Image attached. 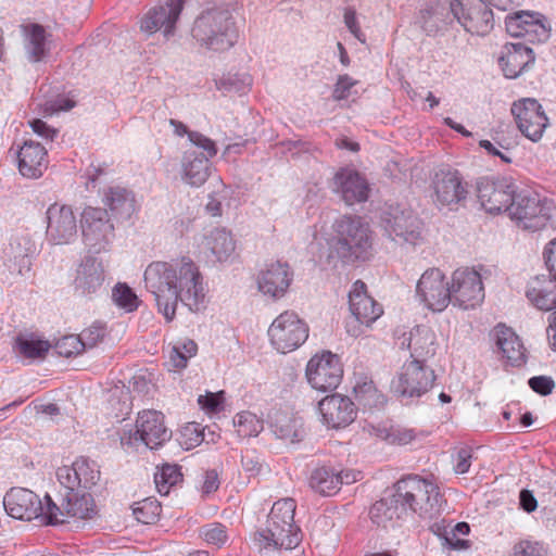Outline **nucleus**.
I'll list each match as a JSON object with an SVG mask.
<instances>
[{"label": "nucleus", "mask_w": 556, "mask_h": 556, "mask_svg": "<svg viewBox=\"0 0 556 556\" xmlns=\"http://www.w3.org/2000/svg\"><path fill=\"white\" fill-rule=\"evenodd\" d=\"M144 287L166 321L174 320L179 301L194 313L205 307L203 277L190 258L151 263L144 270Z\"/></svg>", "instance_id": "1"}, {"label": "nucleus", "mask_w": 556, "mask_h": 556, "mask_svg": "<svg viewBox=\"0 0 556 556\" xmlns=\"http://www.w3.org/2000/svg\"><path fill=\"white\" fill-rule=\"evenodd\" d=\"M394 488L392 497L380 500L370 507V519L377 526L386 528L407 511L420 516H432L440 511L443 498L433 482L418 476H408L399 480Z\"/></svg>", "instance_id": "2"}, {"label": "nucleus", "mask_w": 556, "mask_h": 556, "mask_svg": "<svg viewBox=\"0 0 556 556\" xmlns=\"http://www.w3.org/2000/svg\"><path fill=\"white\" fill-rule=\"evenodd\" d=\"M296 504L286 497L274 503L266 521V527L257 530L253 543L260 551H292L303 540L301 528L294 521Z\"/></svg>", "instance_id": "3"}, {"label": "nucleus", "mask_w": 556, "mask_h": 556, "mask_svg": "<svg viewBox=\"0 0 556 556\" xmlns=\"http://www.w3.org/2000/svg\"><path fill=\"white\" fill-rule=\"evenodd\" d=\"M190 34L200 47L216 52L229 50L239 38L236 18L224 3L204 8L194 18Z\"/></svg>", "instance_id": "4"}, {"label": "nucleus", "mask_w": 556, "mask_h": 556, "mask_svg": "<svg viewBox=\"0 0 556 556\" xmlns=\"http://www.w3.org/2000/svg\"><path fill=\"white\" fill-rule=\"evenodd\" d=\"M332 230L330 250L342 262L366 261L371 256V231L369 225L359 216H341L334 220Z\"/></svg>", "instance_id": "5"}, {"label": "nucleus", "mask_w": 556, "mask_h": 556, "mask_svg": "<svg viewBox=\"0 0 556 556\" xmlns=\"http://www.w3.org/2000/svg\"><path fill=\"white\" fill-rule=\"evenodd\" d=\"M521 0H453L450 3L452 16L465 28L466 31L485 36L494 27V16L490 9L493 5L502 11H507L514 5H519Z\"/></svg>", "instance_id": "6"}, {"label": "nucleus", "mask_w": 556, "mask_h": 556, "mask_svg": "<svg viewBox=\"0 0 556 556\" xmlns=\"http://www.w3.org/2000/svg\"><path fill=\"white\" fill-rule=\"evenodd\" d=\"M553 203L534 191L516 192L508 214L518 227L536 231L544 228L552 217Z\"/></svg>", "instance_id": "7"}, {"label": "nucleus", "mask_w": 556, "mask_h": 556, "mask_svg": "<svg viewBox=\"0 0 556 556\" xmlns=\"http://www.w3.org/2000/svg\"><path fill=\"white\" fill-rule=\"evenodd\" d=\"M384 233L396 244L416 245L422 239V223L407 207L390 205L381 216Z\"/></svg>", "instance_id": "8"}, {"label": "nucleus", "mask_w": 556, "mask_h": 556, "mask_svg": "<svg viewBox=\"0 0 556 556\" xmlns=\"http://www.w3.org/2000/svg\"><path fill=\"white\" fill-rule=\"evenodd\" d=\"M308 332L307 324L293 311L282 312L268 328L270 344L282 354L299 349L307 340Z\"/></svg>", "instance_id": "9"}, {"label": "nucleus", "mask_w": 556, "mask_h": 556, "mask_svg": "<svg viewBox=\"0 0 556 556\" xmlns=\"http://www.w3.org/2000/svg\"><path fill=\"white\" fill-rule=\"evenodd\" d=\"M80 228L84 244L92 253L108 251L115 239V227L106 210L101 207H86L81 213Z\"/></svg>", "instance_id": "10"}, {"label": "nucleus", "mask_w": 556, "mask_h": 556, "mask_svg": "<svg viewBox=\"0 0 556 556\" xmlns=\"http://www.w3.org/2000/svg\"><path fill=\"white\" fill-rule=\"evenodd\" d=\"M435 378L432 368L418 359H412L403 364L391 386L401 396L420 397L432 389Z\"/></svg>", "instance_id": "11"}, {"label": "nucleus", "mask_w": 556, "mask_h": 556, "mask_svg": "<svg viewBox=\"0 0 556 556\" xmlns=\"http://www.w3.org/2000/svg\"><path fill=\"white\" fill-rule=\"evenodd\" d=\"M451 303L463 309L479 306L484 300V286L481 274L475 268L462 267L451 277Z\"/></svg>", "instance_id": "12"}, {"label": "nucleus", "mask_w": 556, "mask_h": 556, "mask_svg": "<svg viewBox=\"0 0 556 556\" xmlns=\"http://www.w3.org/2000/svg\"><path fill=\"white\" fill-rule=\"evenodd\" d=\"M172 437V431L165 425V417L157 410H142L136 420V430L128 438L122 437V444L142 443L154 450L162 446Z\"/></svg>", "instance_id": "13"}, {"label": "nucleus", "mask_w": 556, "mask_h": 556, "mask_svg": "<svg viewBox=\"0 0 556 556\" xmlns=\"http://www.w3.org/2000/svg\"><path fill=\"white\" fill-rule=\"evenodd\" d=\"M305 374L312 388L327 392L338 388L343 377V368L339 356L327 351L308 361Z\"/></svg>", "instance_id": "14"}, {"label": "nucleus", "mask_w": 556, "mask_h": 556, "mask_svg": "<svg viewBox=\"0 0 556 556\" xmlns=\"http://www.w3.org/2000/svg\"><path fill=\"white\" fill-rule=\"evenodd\" d=\"M478 200L485 212L498 214L508 211L516 194L514 184L507 178L482 177L477 181Z\"/></svg>", "instance_id": "15"}, {"label": "nucleus", "mask_w": 556, "mask_h": 556, "mask_svg": "<svg viewBox=\"0 0 556 556\" xmlns=\"http://www.w3.org/2000/svg\"><path fill=\"white\" fill-rule=\"evenodd\" d=\"M518 129L533 142L539 141L548 125V118L542 105L535 99L526 98L511 105Z\"/></svg>", "instance_id": "16"}, {"label": "nucleus", "mask_w": 556, "mask_h": 556, "mask_svg": "<svg viewBox=\"0 0 556 556\" xmlns=\"http://www.w3.org/2000/svg\"><path fill=\"white\" fill-rule=\"evenodd\" d=\"M417 295L433 312H442L451 303L450 282L438 268L426 270L417 282Z\"/></svg>", "instance_id": "17"}, {"label": "nucleus", "mask_w": 556, "mask_h": 556, "mask_svg": "<svg viewBox=\"0 0 556 556\" xmlns=\"http://www.w3.org/2000/svg\"><path fill=\"white\" fill-rule=\"evenodd\" d=\"M321 422L329 429H341L351 425L357 416V407L346 395L334 393L318 403Z\"/></svg>", "instance_id": "18"}, {"label": "nucleus", "mask_w": 556, "mask_h": 556, "mask_svg": "<svg viewBox=\"0 0 556 556\" xmlns=\"http://www.w3.org/2000/svg\"><path fill=\"white\" fill-rule=\"evenodd\" d=\"M47 238L55 244L70 243L77 236V220L71 206L53 203L47 210Z\"/></svg>", "instance_id": "19"}, {"label": "nucleus", "mask_w": 556, "mask_h": 556, "mask_svg": "<svg viewBox=\"0 0 556 556\" xmlns=\"http://www.w3.org/2000/svg\"><path fill=\"white\" fill-rule=\"evenodd\" d=\"M185 0H166L150 9L141 18L140 29L149 35L163 29L166 38L174 35L175 25L184 9Z\"/></svg>", "instance_id": "20"}, {"label": "nucleus", "mask_w": 556, "mask_h": 556, "mask_svg": "<svg viewBox=\"0 0 556 556\" xmlns=\"http://www.w3.org/2000/svg\"><path fill=\"white\" fill-rule=\"evenodd\" d=\"M434 201L439 206L453 207L466 200L467 184L457 170L442 169L432 179Z\"/></svg>", "instance_id": "21"}, {"label": "nucleus", "mask_w": 556, "mask_h": 556, "mask_svg": "<svg viewBox=\"0 0 556 556\" xmlns=\"http://www.w3.org/2000/svg\"><path fill=\"white\" fill-rule=\"evenodd\" d=\"M505 26L511 37L525 38L530 43L544 42L549 37V29L543 23L540 14L516 12L505 18Z\"/></svg>", "instance_id": "22"}, {"label": "nucleus", "mask_w": 556, "mask_h": 556, "mask_svg": "<svg viewBox=\"0 0 556 556\" xmlns=\"http://www.w3.org/2000/svg\"><path fill=\"white\" fill-rule=\"evenodd\" d=\"M293 280V270L288 263L273 262L257 274L258 291L270 299L282 298Z\"/></svg>", "instance_id": "23"}, {"label": "nucleus", "mask_w": 556, "mask_h": 556, "mask_svg": "<svg viewBox=\"0 0 556 556\" xmlns=\"http://www.w3.org/2000/svg\"><path fill=\"white\" fill-rule=\"evenodd\" d=\"M56 477L65 489L87 490L97 484L100 479V470L93 460L79 457L72 466L60 467Z\"/></svg>", "instance_id": "24"}, {"label": "nucleus", "mask_w": 556, "mask_h": 556, "mask_svg": "<svg viewBox=\"0 0 556 556\" xmlns=\"http://www.w3.org/2000/svg\"><path fill=\"white\" fill-rule=\"evenodd\" d=\"M8 515L15 519L34 520L41 514V500L29 489L12 488L3 497Z\"/></svg>", "instance_id": "25"}, {"label": "nucleus", "mask_w": 556, "mask_h": 556, "mask_svg": "<svg viewBox=\"0 0 556 556\" xmlns=\"http://www.w3.org/2000/svg\"><path fill=\"white\" fill-rule=\"evenodd\" d=\"M18 170L26 178H39L48 168L47 149L34 140H25L16 151Z\"/></svg>", "instance_id": "26"}, {"label": "nucleus", "mask_w": 556, "mask_h": 556, "mask_svg": "<svg viewBox=\"0 0 556 556\" xmlns=\"http://www.w3.org/2000/svg\"><path fill=\"white\" fill-rule=\"evenodd\" d=\"M333 185V191L339 193L348 205L365 202L368 199V184L356 170L341 168L334 175Z\"/></svg>", "instance_id": "27"}, {"label": "nucleus", "mask_w": 556, "mask_h": 556, "mask_svg": "<svg viewBox=\"0 0 556 556\" xmlns=\"http://www.w3.org/2000/svg\"><path fill=\"white\" fill-rule=\"evenodd\" d=\"M350 311L355 319L366 326H370L383 313L382 307L366 292V285L357 280L349 294Z\"/></svg>", "instance_id": "28"}, {"label": "nucleus", "mask_w": 556, "mask_h": 556, "mask_svg": "<svg viewBox=\"0 0 556 556\" xmlns=\"http://www.w3.org/2000/svg\"><path fill=\"white\" fill-rule=\"evenodd\" d=\"M531 48L522 42L506 43L503 48L500 66L507 78H517L530 64L534 62Z\"/></svg>", "instance_id": "29"}, {"label": "nucleus", "mask_w": 556, "mask_h": 556, "mask_svg": "<svg viewBox=\"0 0 556 556\" xmlns=\"http://www.w3.org/2000/svg\"><path fill=\"white\" fill-rule=\"evenodd\" d=\"M495 345L502 358L511 366H521L526 362V349L515 331L505 325H497L492 332Z\"/></svg>", "instance_id": "30"}, {"label": "nucleus", "mask_w": 556, "mask_h": 556, "mask_svg": "<svg viewBox=\"0 0 556 556\" xmlns=\"http://www.w3.org/2000/svg\"><path fill=\"white\" fill-rule=\"evenodd\" d=\"M104 268L100 261L88 256L80 263L74 280L75 290L81 295L97 293L103 286Z\"/></svg>", "instance_id": "31"}, {"label": "nucleus", "mask_w": 556, "mask_h": 556, "mask_svg": "<svg viewBox=\"0 0 556 556\" xmlns=\"http://www.w3.org/2000/svg\"><path fill=\"white\" fill-rule=\"evenodd\" d=\"M105 210L117 219H128L136 211V199L132 191L119 187H109L102 198Z\"/></svg>", "instance_id": "32"}, {"label": "nucleus", "mask_w": 556, "mask_h": 556, "mask_svg": "<svg viewBox=\"0 0 556 556\" xmlns=\"http://www.w3.org/2000/svg\"><path fill=\"white\" fill-rule=\"evenodd\" d=\"M210 160L195 150H186L181 157V178L191 187L202 186L210 177Z\"/></svg>", "instance_id": "33"}, {"label": "nucleus", "mask_w": 556, "mask_h": 556, "mask_svg": "<svg viewBox=\"0 0 556 556\" xmlns=\"http://www.w3.org/2000/svg\"><path fill=\"white\" fill-rule=\"evenodd\" d=\"M407 346L410 349L413 359L422 364L435 355L439 348L434 331L428 326H417L412 329L407 339Z\"/></svg>", "instance_id": "34"}, {"label": "nucleus", "mask_w": 556, "mask_h": 556, "mask_svg": "<svg viewBox=\"0 0 556 556\" xmlns=\"http://www.w3.org/2000/svg\"><path fill=\"white\" fill-rule=\"evenodd\" d=\"M63 513L68 518L87 519L96 514V504L91 494L77 489H66L63 498Z\"/></svg>", "instance_id": "35"}, {"label": "nucleus", "mask_w": 556, "mask_h": 556, "mask_svg": "<svg viewBox=\"0 0 556 556\" xmlns=\"http://www.w3.org/2000/svg\"><path fill=\"white\" fill-rule=\"evenodd\" d=\"M270 427L277 438L290 443L300 442L305 434L301 418L285 412L275 413Z\"/></svg>", "instance_id": "36"}, {"label": "nucleus", "mask_w": 556, "mask_h": 556, "mask_svg": "<svg viewBox=\"0 0 556 556\" xmlns=\"http://www.w3.org/2000/svg\"><path fill=\"white\" fill-rule=\"evenodd\" d=\"M353 393L358 404L364 408H380L387 402L383 393L380 392L374 381L366 376L356 379Z\"/></svg>", "instance_id": "37"}, {"label": "nucleus", "mask_w": 556, "mask_h": 556, "mask_svg": "<svg viewBox=\"0 0 556 556\" xmlns=\"http://www.w3.org/2000/svg\"><path fill=\"white\" fill-rule=\"evenodd\" d=\"M309 486L321 495L336 494L341 488L338 470L326 466L314 469L309 477Z\"/></svg>", "instance_id": "38"}, {"label": "nucleus", "mask_w": 556, "mask_h": 556, "mask_svg": "<svg viewBox=\"0 0 556 556\" xmlns=\"http://www.w3.org/2000/svg\"><path fill=\"white\" fill-rule=\"evenodd\" d=\"M25 34V50L29 61H41L48 50L46 47V30L39 24H30L23 27Z\"/></svg>", "instance_id": "39"}, {"label": "nucleus", "mask_w": 556, "mask_h": 556, "mask_svg": "<svg viewBox=\"0 0 556 556\" xmlns=\"http://www.w3.org/2000/svg\"><path fill=\"white\" fill-rule=\"evenodd\" d=\"M206 245L219 262L228 260L235 252L236 244L230 232L214 229L206 238Z\"/></svg>", "instance_id": "40"}, {"label": "nucleus", "mask_w": 556, "mask_h": 556, "mask_svg": "<svg viewBox=\"0 0 556 556\" xmlns=\"http://www.w3.org/2000/svg\"><path fill=\"white\" fill-rule=\"evenodd\" d=\"M451 9L450 7L437 4L435 7H431L421 11L420 21L422 24V28L428 34H435L443 29L450 22H452Z\"/></svg>", "instance_id": "41"}, {"label": "nucleus", "mask_w": 556, "mask_h": 556, "mask_svg": "<svg viewBox=\"0 0 556 556\" xmlns=\"http://www.w3.org/2000/svg\"><path fill=\"white\" fill-rule=\"evenodd\" d=\"M233 426L239 438H252L263 430V421L251 412H241L233 418Z\"/></svg>", "instance_id": "42"}, {"label": "nucleus", "mask_w": 556, "mask_h": 556, "mask_svg": "<svg viewBox=\"0 0 556 556\" xmlns=\"http://www.w3.org/2000/svg\"><path fill=\"white\" fill-rule=\"evenodd\" d=\"M180 468L177 465H163L154 475V482L161 495H167L172 486L181 480Z\"/></svg>", "instance_id": "43"}, {"label": "nucleus", "mask_w": 556, "mask_h": 556, "mask_svg": "<svg viewBox=\"0 0 556 556\" xmlns=\"http://www.w3.org/2000/svg\"><path fill=\"white\" fill-rule=\"evenodd\" d=\"M529 301L541 311H556V285L552 289L531 286L527 290Z\"/></svg>", "instance_id": "44"}, {"label": "nucleus", "mask_w": 556, "mask_h": 556, "mask_svg": "<svg viewBox=\"0 0 556 556\" xmlns=\"http://www.w3.org/2000/svg\"><path fill=\"white\" fill-rule=\"evenodd\" d=\"M198 352V345L193 340L187 339L175 344L169 352V364L174 369H182L189 358Z\"/></svg>", "instance_id": "45"}, {"label": "nucleus", "mask_w": 556, "mask_h": 556, "mask_svg": "<svg viewBox=\"0 0 556 556\" xmlns=\"http://www.w3.org/2000/svg\"><path fill=\"white\" fill-rule=\"evenodd\" d=\"M162 511V506L157 500L153 497H147L142 501L135 503L132 513L135 518L144 525L155 522Z\"/></svg>", "instance_id": "46"}, {"label": "nucleus", "mask_w": 556, "mask_h": 556, "mask_svg": "<svg viewBox=\"0 0 556 556\" xmlns=\"http://www.w3.org/2000/svg\"><path fill=\"white\" fill-rule=\"evenodd\" d=\"M16 346L20 354L27 358H43L50 350V343L45 340L27 339L18 337Z\"/></svg>", "instance_id": "47"}, {"label": "nucleus", "mask_w": 556, "mask_h": 556, "mask_svg": "<svg viewBox=\"0 0 556 556\" xmlns=\"http://www.w3.org/2000/svg\"><path fill=\"white\" fill-rule=\"evenodd\" d=\"M68 515H64L63 505L58 506L49 495L45 496V503L41 501V514L38 515L37 520L42 525H59L64 523Z\"/></svg>", "instance_id": "48"}, {"label": "nucleus", "mask_w": 556, "mask_h": 556, "mask_svg": "<svg viewBox=\"0 0 556 556\" xmlns=\"http://www.w3.org/2000/svg\"><path fill=\"white\" fill-rule=\"evenodd\" d=\"M55 351L60 356L73 357L81 354L86 348L79 336L70 334L61 338L55 343Z\"/></svg>", "instance_id": "49"}, {"label": "nucleus", "mask_w": 556, "mask_h": 556, "mask_svg": "<svg viewBox=\"0 0 556 556\" xmlns=\"http://www.w3.org/2000/svg\"><path fill=\"white\" fill-rule=\"evenodd\" d=\"M112 298L119 307L127 312H132L138 307V298L126 283H117L113 289Z\"/></svg>", "instance_id": "50"}, {"label": "nucleus", "mask_w": 556, "mask_h": 556, "mask_svg": "<svg viewBox=\"0 0 556 556\" xmlns=\"http://www.w3.org/2000/svg\"><path fill=\"white\" fill-rule=\"evenodd\" d=\"M200 534L206 543L218 547L224 545L228 540L227 528L219 522H213L202 527Z\"/></svg>", "instance_id": "51"}, {"label": "nucleus", "mask_w": 556, "mask_h": 556, "mask_svg": "<svg viewBox=\"0 0 556 556\" xmlns=\"http://www.w3.org/2000/svg\"><path fill=\"white\" fill-rule=\"evenodd\" d=\"M513 556H547V553L540 542L521 540L514 545Z\"/></svg>", "instance_id": "52"}, {"label": "nucleus", "mask_w": 556, "mask_h": 556, "mask_svg": "<svg viewBox=\"0 0 556 556\" xmlns=\"http://www.w3.org/2000/svg\"><path fill=\"white\" fill-rule=\"evenodd\" d=\"M188 139L193 146L203 150L204 157L207 160L217 154L216 143L203 134L199 131H190V134H188Z\"/></svg>", "instance_id": "53"}, {"label": "nucleus", "mask_w": 556, "mask_h": 556, "mask_svg": "<svg viewBox=\"0 0 556 556\" xmlns=\"http://www.w3.org/2000/svg\"><path fill=\"white\" fill-rule=\"evenodd\" d=\"M357 80L348 74L339 75L333 86L332 98L336 101L345 100L351 96V89L357 85Z\"/></svg>", "instance_id": "54"}, {"label": "nucleus", "mask_w": 556, "mask_h": 556, "mask_svg": "<svg viewBox=\"0 0 556 556\" xmlns=\"http://www.w3.org/2000/svg\"><path fill=\"white\" fill-rule=\"evenodd\" d=\"M105 334L104 328L99 324H93L89 328L85 329L80 334V339L86 349H91L100 342Z\"/></svg>", "instance_id": "55"}, {"label": "nucleus", "mask_w": 556, "mask_h": 556, "mask_svg": "<svg viewBox=\"0 0 556 556\" xmlns=\"http://www.w3.org/2000/svg\"><path fill=\"white\" fill-rule=\"evenodd\" d=\"M223 394V392H217L200 395L198 399V403L201 405L203 409L207 410L208 413H218L224 408Z\"/></svg>", "instance_id": "56"}, {"label": "nucleus", "mask_w": 556, "mask_h": 556, "mask_svg": "<svg viewBox=\"0 0 556 556\" xmlns=\"http://www.w3.org/2000/svg\"><path fill=\"white\" fill-rule=\"evenodd\" d=\"M416 433L413 429L402 427H391L389 434V444L406 445L413 442Z\"/></svg>", "instance_id": "57"}, {"label": "nucleus", "mask_w": 556, "mask_h": 556, "mask_svg": "<svg viewBox=\"0 0 556 556\" xmlns=\"http://www.w3.org/2000/svg\"><path fill=\"white\" fill-rule=\"evenodd\" d=\"M529 386L534 392L541 395H548L552 393L555 383L549 377L535 376L529 379Z\"/></svg>", "instance_id": "58"}, {"label": "nucleus", "mask_w": 556, "mask_h": 556, "mask_svg": "<svg viewBox=\"0 0 556 556\" xmlns=\"http://www.w3.org/2000/svg\"><path fill=\"white\" fill-rule=\"evenodd\" d=\"M344 24L357 40H359L362 43L366 41V37L359 27V24L356 18V12L354 9H345Z\"/></svg>", "instance_id": "59"}, {"label": "nucleus", "mask_w": 556, "mask_h": 556, "mask_svg": "<svg viewBox=\"0 0 556 556\" xmlns=\"http://www.w3.org/2000/svg\"><path fill=\"white\" fill-rule=\"evenodd\" d=\"M472 459V451L469 447H462L458 450L455 458L454 470L458 475L469 471Z\"/></svg>", "instance_id": "60"}, {"label": "nucleus", "mask_w": 556, "mask_h": 556, "mask_svg": "<svg viewBox=\"0 0 556 556\" xmlns=\"http://www.w3.org/2000/svg\"><path fill=\"white\" fill-rule=\"evenodd\" d=\"M75 102L67 98H58L54 100L47 101L43 104V112L47 115H53L61 111H68L74 108Z\"/></svg>", "instance_id": "61"}, {"label": "nucleus", "mask_w": 556, "mask_h": 556, "mask_svg": "<svg viewBox=\"0 0 556 556\" xmlns=\"http://www.w3.org/2000/svg\"><path fill=\"white\" fill-rule=\"evenodd\" d=\"M29 126L35 134L49 141H53L58 135V129L50 127L46 122L38 118L30 121Z\"/></svg>", "instance_id": "62"}, {"label": "nucleus", "mask_w": 556, "mask_h": 556, "mask_svg": "<svg viewBox=\"0 0 556 556\" xmlns=\"http://www.w3.org/2000/svg\"><path fill=\"white\" fill-rule=\"evenodd\" d=\"M544 257L549 275L556 281V238L545 248Z\"/></svg>", "instance_id": "63"}, {"label": "nucleus", "mask_w": 556, "mask_h": 556, "mask_svg": "<svg viewBox=\"0 0 556 556\" xmlns=\"http://www.w3.org/2000/svg\"><path fill=\"white\" fill-rule=\"evenodd\" d=\"M519 505L526 513H533L538 507V501L532 491L523 489L519 493Z\"/></svg>", "instance_id": "64"}]
</instances>
